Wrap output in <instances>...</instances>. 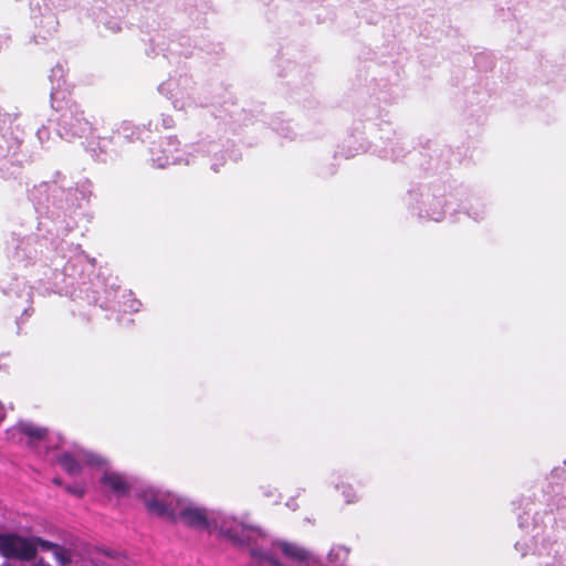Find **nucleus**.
Listing matches in <instances>:
<instances>
[{
  "label": "nucleus",
  "mask_w": 566,
  "mask_h": 566,
  "mask_svg": "<svg viewBox=\"0 0 566 566\" xmlns=\"http://www.w3.org/2000/svg\"><path fill=\"white\" fill-rule=\"evenodd\" d=\"M17 429L20 433L27 436L30 439V444L34 441H42L48 436V430L45 428H41L29 422L19 423Z\"/></svg>",
  "instance_id": "obj_8"
},
{
  "label": "nucleus",
  "mask_w": 566,
  "mask_h": 566,
  "mask_svg": "<svg viewBox=\"0 0 566 566\" xmlns=\"http://www.w3.org/2000/svg\"><path fill=\"white\" fill-rule=\"evenodd\" d=\"M53 555L62 566H65L71 563L70 552L60 545L56 547Z\"/></svg>",
  "instance_id": "obj_10"
},
{
  "label": "nucleus",
  "mask_w": 566,
  "mask_h": 566,
  "mask_svg": "<svg viewBox=\"0 0 566 566\" xmlns=\"http://www.w3.org/2000/svg\"><path fill=\"white\" fill-rule=\"evenodd\" d=\"M85 462L90 465H95L98 463V460L92 454H80L78 458H75L69 452L62 453L57 458V463L71 475H77L82 471L81 462Z\"/></svg>",
  "instance_id": "obj_6"
},
{
  "label": "nucleus",
  "mask_w": 566,
  "mask_h": 566,
  "mask_svg": "<svg viewBox=\"0 0 566 566\" xmlns=\"http://www.w3.org/2000/svg\"><path fill=\"white\" fill-rule=\"evenodd\" d=\"M340 489H342L343 495L346 499V503H354V502L357 501L358 497H357L356 492H355V490L353 489L352 485H349V484H342Z\"/></svg>",
  "instance_id": "obj_12"
},
{
  "label": "nucleus",
  "mask_w": 566,
  "mask_h": 566,
  "mask_svg": "<svg viewBox=\"0 0 566 566\" xmlns=\"http://www.w3.org/2000/svg\"><path fill=\"white\" fill-rule=\"evenodd\" d=\"M62 127L71 137H84L93 132L92 123L85 118L82 111L64 116Z\"/></svg>",
  "instance_id": "obj_5"
},
{
  "label": "nucleus",
  "mask_w": 566,
  "mask_h": 566,
  "mask_svg": "<svg viewBox=\"0 0 566 566\" xmlns=\"http://www.w3.org/2000/svg\"><path fill=\"white\" fill-rule=\"evenodd\" d=\"M53 482H54L56 485H61V484H62V481H61V479H59V478L53 479Z\"/></svg>",
  "instance_id": "obj_14"
},
{
  "label": "nucleus",
  "mask_w": 566,
  "mask_h": 566,
  "mask_svg": "<svg viewBox=\"0 0 566 566\" xmlns=\"http://www.w3.org/2000/svg\"><path fill=\"white\" fill-rule=\"evenodd\" d=\"M350 549L343 545L332 547L328 553V560L331 563L345 562L349 556Z\"/></svg>",
  "instance_id": "obj_9"
},
{
  "label": "nucleus",
  "mask_w": 566,
  "mask_h": 566,
  "mask_svg": "<svg viewBox=\"0 0 566 566\" xmlns=\"http://www.w3.org/2000/svg\"><path fill=\"white\" fill-rule=\"evenodd\" d=\"M67 491L70 493H73V494L77 495L78 497H82L83 494H84V490L81 489V488H77V486L76 488H67Z\"/></svg>",
  "instance_id": "obj_13"
},
{
  "label": "nucleus",
  "mask_w": 566,
  "mask_h": 566,
  "mask_svg": "<svg viewBox=\"0 0 566 566\" xmlns=\"http://www.w3.org/2000/svg\"><path fill=\"white\" fill-rule=\"evenodd\" d=\"M31 541L34 543L35 547L39 546L44 551H52L53 553L56 549V547L59 546L57 544L52 543L46 539H43L41 537H33V538H31Z\"/></svg>",
  "instance_id": "obj_11"
},
{
  "label": "nucleus",
  "mask_w": 566,
  "mask_h": 566,
  "mask_svg": "<svg viewBox=\"0 0 566 566\" xmlns=\"http://www.w3.org/2000/svg\"><path fill=\"white\" fill-rule=\"evenodd\" d=\"M101 482L115 493L124 494L128 492V484L126 480L118 473H105L102 476Z\"/></svg>",
  "instance_id": "obj_7"
},
{
  "label": "nucleus",
  "mask_w": 566,
  "mask_h": 566,
  "mask_svg": "<svg viewBox=\"0 0 566 566\" xmlns=\"http://www.w3.org/2000/svg\"><path fill=\"white\" fill-rule=\"evenodd\" d=\"M274 547L279 548L286 559L298 566H310L314 562L312 553L297 543L281 541L276 542Z\"/></svg>",
  "instance_id": "obj_3"
},
{
  "label": "nucleus",
  "mask_w": 566,
  "mask_h": 566,
  "mask_svg": "<svg viewBox=\"0 0 566 566\" xmlns=\"http://www.w3.org/2000/svg\"><path fill=\"white\" fill-rule=\"evenodd\" d=\"M38 548L31 538L17 533L0 534V555L7 559L30 562L35 558Z\"/></svg>",
  "instance_id": "obj_1"
},
{
  "label": "nucleus",
  "mask_w": 566,
  "mask_h": 566,
  "mask_svg": "<svg viewBox=\"0 0 566 566\" xmlns=\"http://www.w3.org/2000/svg\"><path fill=\"white\" fill-rule=\"evenodd\" d=\"M177 501L178 500L174 499L164 501L154 496L145 500V506L150 514L165 518L171 523H177Z\"/></svg>",
  "instance_id": "obj_4"
},
{
  "label": "nucleus",
  "mask_w": 566,
  "mask_h": 566,
  "mask_svg": "<svg viewBox=\"0 0 566 566\" xmlns=\"http://www.w3.org/2000/svg\"><path fill=\"white\" fill-rule=\"evenodd\" d=\"M177 506L178 521H181L185 525L198 530L209 527L208 514L205 509L195 505H182L180 501H177Z\"/></svg>",
  "instance_id": "obj_2"
}]
</instances>
